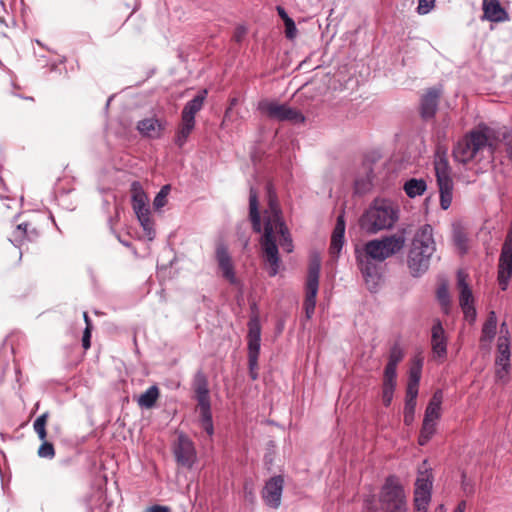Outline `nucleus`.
<instances>
[{"instance_id": "f257e3e1", "label": "nucleus", "mask_w": 512, "mask_h": 512, "mask_svg": "<svg viewBox=\"0 0 512 512\" xmlns=\"http://www.w3.org/2000/svg\"><path fill=\"white\" fill-rule=\"evenodd\" d=\"M268 208L264 211V233L261 240L263 259L268 274L274 277L280 269V258L276 245L275 234L281 236V246L290 253L292 251V239L281 216L276 193L270 183L267 184Z\"/></svg>"}, {"instance_id": "f03ea898", "label": "nucleus", "mask_w": 512, "mask_h": 512, "mask_svg": "<svg viewBox=\"0 0 512 512\" xmlns=\"http://www.w3.org/2000/svg\"><path fill=\"white\" fill-rule=\"evenodd\" d=\"M405 246V237L402 235L385 236L373 239L364 244L362 248L355 249V257L368 288L376 289L380 280L378 263L384 262L395 255Z\"/></svg>"}, {"instance_id": "7ed1b4c3", "label": "nucleus", "mask_w": 512, "mask_h": 512, "mask_svg": "<svg viewBox=\"0 0 512 512\" xmlns=\"http://www.w3.org/2000/svg\"><path fill=\"white\" fill-rule=\"evenodd\" d=\"M399 220V208L392 200L376 198L359 219L362 230L368 234H376L389 230Z\"/></svg>"}, {"instance_id": "20e7f679", "label": "nucleus", "mask_w": 512, "mask_h": 512, "mask_svg": "<svg viewBox=\"0 0 512 512\" xmlns=\"http://www.w3.org/2000/svg\"><path fill=\"white\" fill-rule=\"evenodd\" d=\"M434 252L433 229L426 224L414 235L408 253L407 264L412 276L419 277L428 270L430 258Z\"/></svg>"}, {"instance_id": "39448f33", "label": "nucleus", "mask_w": 512, "mask_h": 512, "mask_svg": "<svg viewBox=\"0 0 512 512\" xmlns=\"http://www.w3.org/2000/svg\"><path fill=\"white\" fill-rule=\"evenodd\" d=\"M486 150L493 153L490 128L483 127L472 130L457 142L453 148V158L458 163L467 164L480 160Z\"/></svg>"}, {"instance_id": "423d86ee", "label": "nucleus", "mask_w": 512, "mask_h": 512, "mask_svg": "<svg viewBox=\"0 0 512 512\" xmlns=\"http://www.w3.org/2000/svg\"><path fill=\"white\" fill-rule=\"evenodd\" d=\"M433 164L440 194V206L443 210H447L452 203L454 184L446 149L441 147L437 149Z\"/></svg>"}, {"instance_id": "0eeeda50", "label": "nucleus", "mask_w": 512, "mask_h": 512, "mask_svg": "<svg viewBox=\"0 0 512 512\" xmlns=\"http://www.w3.org/2000/svg\"><path fill=\"white\" fill-rule=\"evenodd\" d=\"M379 503L384 512H407L405 492L396 476L386 478L379 495Z\"/></svg>"}, {"instance_id": "6e6552de", "label": "nucleus", "mask_w": 512, "mask_h": 512, "mask_svg": "<svg viewBox=\"0 0 512 512\" xmlns=\"http://www.w3.org/2000/svg\"><path fill=\"white\" fill-rule=\"evenodd\" d=\"M193 389L198 401V409L201 416L203 429L208 435L213 433L212 416L210 412L209 391L205 375L198 372L193 380Z\"/></svg>"}, {"instance_id": "1a4fd4ad", "label": "nucleus", "mask_w": 512, "mask_h": 512, "mask_svg": "<svg viewBox=\"0 0 512 512\" xmlns=\"http://www.w3.org/2000/svg\"><path fill=\"white\" fill-rule=\"evenodd\" d=\"M320 269L321 261L319 257H314L310 261L305 284L304 310L307 319H311L315 311L316 297L319 290Z\"/></svg>"}, {"instance_id": "9d476101", "label": "nucleus", "mask_w": 512, "mask_h": 512, "mask_svg": "<svg viewBox=\"0 0 512 512\" xmlns=\"http://www.w3.org/2000/svg\"><path fill=\"white\" fill-rule=\"evenodd\" d=\"M248 364L249 373L253 380L258 378V357L261 343V326L257 315L250 318L248 322Z\"/></svg>"}, {"instance_id": "9b49d317", "label": "nucleus", "mask_w": 512, "mask_h": 512, "mask_svg": "<svg viewBox=\"0 0 512 512\" xmlns=\"http://www.w3.org/2000/svg\"><path fill=\"white\" fill-rule=\"evenodd\" d=\"M512 278V227L509 229L503 243L498 264V282L503 291L508 287Z\"/></svg>"}, {"instance_id": "f8f14e48", "label": "nucleus", "mask_w": 512, "mask_h": 512, "mask_svg": "<svg viewBox=\"0 0 512 512\" xmlns=\"http://www.w3.org/2000/svg\"><path fill=\"white\" fill-rule=\"evenodd\" d=\"M432 476L427 470L419 471L414 490V512H427L431 501Z\"/></svg>"}, {"instance_id": "ddd939ff", "label": "nucleus", "mask_w": 512, "mask_h": 512, "mask_svg": "<svg viewBox=\"0 0 512 512\" xmlns=\"http://www.w3.org/2000/svg\"><path fill=\"white\" fill-rule=\"evenodd\" d=\"M283 486L284 479L280 475L274 476L266 482L262 498L269 507L276 509L280 506Z\"/></svg>"}, {"instance_id": "4468645a", "label": "nucleus", "mask_w": 512, "mask_h": 512, "mask_svg": "<svg viewBox=\"0 0 512 512\" xmlns=\"http://www.w3.org/2000/svg\"><path fill=\"white\" fill-rule=\"evenodd\" d=\"M175 458L179 464L191 467L195 461L196 453L193 442L185 435L180 434L173 448Z\"/></svg>"}, {"instance_id": "2eb2a0df", "label": "nucleus", "mask_w": 512, "mask_h": 512, "mask_svg": "<svg viewBox=\"0 0 512 512\" xmlns=\"http://www.w3.org/2000/svg\"><path fill=\"white\" fill-rule=\"evenodd\" d=\"M431 348L433 355L444 359L447 355V337L440 320H436L431 329Z\"/></svg>"}, {"instance_id": "dca6fc26", "label": "nucleus", "mask_w": 512, "mask_h": 512, "mask_svg": "<svg viewBox=\"0 0 512 512\" xmlns=\"http://www.w3.org/2000/svg\"><path fill=\"white\" fill-rule=\"evenodd\" d=\"M136 128L142 136L158 139L166 128V122L156 117H150L140 120Z\"/></svg>"}, {"instance_id": "f3484780", "label": "nucleus", "mask_w": 512, "mask_h": 512, "mask_svg": "<svg viewBox=\"0 0 512 512\" xmlns=\"http://www.w3.org/2000/svg\"><path fill=\"white\" fill-rule=\"evenodd\" d=\"M441 90L431 88L421 97L420 113L423 119H431L435 116Z\"/></svg>"}, {"instance_id": "a211bd4d", "label": "nucleus", "mask_w": 512, "mask_h": 512, "mask_svg": "<svg viewBox=\"0 0 512 512\" xmlns=\"http://www.w3.org/2000/svg\"><path fill=\"white\" fill-rule=\"evenodd\" d=\"M132 207L136 216L151 214L148 205V197L144 192L142 185L138 181L131 184Z\"/></svg>"}, {"instance_id": "6ab92c4d", "label": "nucleus", "mask_w": 512, "mask_h": 512, "mask_svg": "<svg viewBox=\"0 0 512 512\" xmlns=\"http://www.w3.org/2000/svg\"><path fill=\"white\" fill-rule=\"evenodd\" d=\"M483 18L491 22L508 20V13L501 6L499 0H483Z\"/></svg>"}, {"instance_id": "aec40b11", "label": "nucleus", "mask_w": 512, "mask_h": 512, "mask_svg": "<svg viewBox=\"0 0 512 512\" xmlns=\"http://www.w3.org/2000/svg\"><path fill=\"white\" fill-rule=\"evenodd\" d=\"M287 104H280L277 101L263 100L258 104V109L264 113L268 118L284 121L285 113L288 109Z\"/></svg>"}, {"instance_id": "412c9836", "label": "nucleus", "mask_w": 512, "mask_h": 512, "mask_svg": "<svg viewBox=\"0 0 512 512\" xmlns=\"http://www.w3.org/2000/svg\"><path fill=\"white\" fill-rule=\"evenodd\" d=\"M207 91L196 95L192 100L188 101L181 113V120L195 124V116L202 109Z\"/></svg>"}, {"instance_id": "4be33fe9", "label": "nucleus", "mask_w": 512, "mask_h": 512, "mask_svg": "<svg viewBox=\"0 0 512 512\" xmlns=\"http://www.w3.org/2000/svg\"><path fill=\"white\" fill-rule=\"evenodd\" d=\"M344 234H345V220L344 215L340 214L337 217L336 225L331 235L330 253L332 255H338L344 245Z\"/></svg>"}, {"instance_id": "5701e85b", "label": "nucleus", "mask_w": 512, "mask_h": 512, "mask_svg": "<svg viewBox=\"0 0 512 512\" xmlns=\"http://www.w3.org/2000/svg\"><path fill=\"white\" fill-rule=\"evenodd\" d=\"M443 401L442 390H436L432 395L424 414L425 421L436 422L441 417V405Z\"/></svg>"}, {"instance_id": "b1692460", "label": "nucleus", "mask_w": 512, "mask_h": 512, "mask_svg": "<svg viewBox=\"0 0 512 512\" xmlns=\"http://www.w3.org/2000/svg\"><path fill=\"white\" fill-rule=\"evenodd\" d=\"M457 285L460 290L459 303L460 306L474 304L472 291L467 283V274L463 271L457 273Z\"/></svg>"}, {"instance_id": "393cba45", "label": "nucleus", "mask_w": 512, "mask_h": 512, "mask_svg": "<svg viewBox=\"0 0 512 512\" xmlns=\"http://www.w3.org/2000/svg\"><path fill=\"white\" fill-rule=\"evenodd\" d=\"M249 216L252 223L253 230L260 233L262 230L260 213L258 210V196L254 188L250 189L249 195Z\"/></svg>"}, {"instance_id": "a878e982", "label": "nucleus", "mask_w": 512, "mask_h": 512, "mask_svg": "<svg viewBox=\"0 0 512 512\" xmlns=\"http://www.w3.org/2000/svg\"><path fill=\"white\" fill-rule=\"evenodd\" d=\"M160 397V390L158 386H150L144 393L137 399V404L140 408L151 409L156 405Z\"/></svg>"}, {"instance_id": "bb28decb", "label": "nucleus", "mask_w": 512, "mask_h": 512, "mask_svg": "<svg viewBox=\"0 0 512 512\" xmlns=\"http://www.w3.org/2000/svg\"><path fill=\"white\" fill-rule=\"evenodd\" d=\"M403 189L410 198L421 196L427 189V183L424 179L411 178L404 183Z\"/></svg>"}, {"instance_id": "cd10ccee", "label": "nucleus", "mask_w": 512, "mask_h": 512, "mask_svg": "<svg viewBox=\"0 0 512 512\" xmlns=\"http://www.w3.org/2000/svg\"><path fill=\"white\" fill-rule=\"evenodd\" d=\"M497 349L499 355L497 356L496 364L506 369L510 361V345L509 339L506 336H500L498 338Z\"/></svg>"}, {"instance_id": "c85d7f7f", "label": "nucleus", "mask_w": 512, "mask_h": 512, "mask_svg": "<svg viewBox=\"0 0 512 512\" xmlns=\"http://www.w3.org/2000/svg\"><path fill=\"white\" fill-rule=\"evenodd\" d=\"M497 328V317L494 311H491L483 324L481 342H490L495 334Z\"/></svg>"}, {"instance_id": "c756f323", "label": "nucleus", "mask_w": 512, "mask_h": 512, "mask_svg": "<svg viewBox=\"0 0 512 512\" xmlns=\"http://www.w3.org/2000/svg\"><path fill=\"white\" fill-rule=\"evenodd\" d=\"M195 124L183 122L181 120V123L176 131L174 143L179 147L182 148L184 144L187 142L188 137L194 130Z\"/></svg>"}, {"instance_id": "7c9ffc66", "label": "nucleus", "mask_w": 512, "mask_h": 512, "mask_svg": "<svg viewBox=\"0 0 512 512\" xmlns=\"http://www.w3.org/2000/svg\"><path fill=\"white\" fill-rule=\"evenodd\" d=\"M436 424V422L423 420L420 434L418 437V444L420 446H424L430 441V439L436 432Z\"/></svg>"}, {"instance_id": "2f4dec72", "label": "nucleus", "mask_w": 512, "mask_h": 512, "mask_svg": "<svg viewBox=\"0 0 512 512\" xmlns=\"http://www.w3.org/2000/svg\"><path fill=\"white\" fill-rule=\"evenodd\" d=\"M49 419V412H44L33 423V428L40 440L47 439V422Z\"/></svg>"}, {"instance_id": "473e14b6", "label": "nucleus", "mask_w": 512, "mask_h": 512, "mask_svg": "<svg viewBox=\"0 0 512 512\" xmlns=\"http://www.w3.org/2000/svg\"><path fill=\"white\" fill-rule=\"evenodd\" d=\"M453 242L461 254H464L468 250V239L466 233L461 228H455L453 230Z\"/></svg>"}, {"instance_id": "72a5a7b5", "label": "nucleus", "mask_w": 512, "mask_h": 512, "mask_svg": "<svg viewBox=\"0 0 512 512\" xmlns=\"http://www.w3.org/2000/svg\"><path fill=\"white\" fill-rule=\"evenodd\" d=\"M404 358V352L398 343H395L389 353L388 363L397 366Z\"/></svg>"}, {"instance_id": "f704fd0d", "label": "nucleus", "mask_w": 512, "mask_h": 512, "mask_svg": "<svg viewBox=\"0 0 512 512\" xmlns=\"http://www.w3.org/2000/svg\"><path fill=\"white\" fill-rule=\"evenodd\" d=\"M395 388H396V384L395 383L383 382V386H382V400H383V404L386 407H388L391 404L392 400H393V395H394Z\"/></svg>"}, {"instance_id": "c9c22d12", "label": "nucleus", "mask_w": 512, "mask_h": 512, "mask_svg": "<svg viewBox=\"0 0 512 512\" xmlns=\"http://www.w3.org/2000/svg\"><path fill=\"white\" fill-rule=\"evenodd\" d=\"M170 192V186L164 185L154 198L153 205L155 209H160L167 204V197Z\"/></svg>"}, {"instance_id": "e433bc0d", "label": "nucleus", "mask_w": 512, "mask_h": 512, "mask_svg": "<svg viewBox=\"0 0 512 512\" xmlns=\"http://www.w3.org/2000/svg\"><path fill=\"white\" fill-rule=\"evenodd\" d=\"M284 121H288L293 124L304 123L305 116L299 110L289 106L285 113Z\"/></svg>"}, {"instance_id": "4c0bfd02", "label": "nucleus", "mask_w": 512, "mask_h": 512, "mask_svg": "<svg viewBox=\"0 0 512 512\" xmlns=\"http://www.w3.org/2000/svg\"><path fill=\"white\" fill-rule=\"evenodd\" d=\"M28 223H20L17 225L12 234V241L15 244H21L27 236Z\"/></svg>"}, {"instance_id": "58836bf2", "label": "nucleus", "mask_w": 512, "mask_h": 512, "mask_svg": "<svg viewBox=\"0 0 512 512\" xmlns=\"http://www.w3.org/2000/svg\"><path fill=\"white\" fill-rule=\"evenodd\" d=\"M42 444L38 448V456L41 458L52 459L55 456V449L52 443L48 442L46 439L41 440Z\"/></svg>"}, {"instance_id": "ea45409f", "label": "nucleus", "mask_w": 512, "mask_h": 512, "mask_svg": "<svg viewBox=\"0 0 512 512\" xmlns=\"http://www.w3.org/2000/svg\"><path fill=\"white\" fill-rule=\"evenodd\" d=\"M416 401L405 400L404 406V423L411 425L414 421V414L416 409Z\"/></svg>"}, {"instance_id": "a19ab883", "label": "nucleus", "mask_w": 512, "mask_h": 512, "mask_svg": "<svg viewBox=\"0 0 512 512\" xmlns=\"http://www.w3.org/2000/svg\"><path fill=\"white\" fill-rule=\"evenodd\" d=\"M151 214H144L143 216H138V220L141 224V226L143 227L144 231L146 232L147 236L149 237V239H152L153 235H154V230H153V221L150 217Z\"/></svg>"}, {"instance_id": "79ce46f5", "label": "nucleus", "mask_w": 512, "mask_h": 512, "mask_svg": "<svg viewBox=\"0 0 512 512\" xmlns=\"http://www.w3.org/2000/svg\"><path fill=\"white\" fill-rule=\"evenodd\" d=\"M422 362L418 360L409 370L408 382L419 383L421 379Z\"/></svg>"}, {"instance_id": "37998d69", "label": "nucleus", "mask_w": 512, "mask_h": 512, "mask_svg": "<svg viewBox=\"0 0 512 512\" xmlns=\"http://www.w3.org/2000/svg\"><path fill=\"white\" fill-rule=\"evenodd\" d=\"M397 378V366L386 364L383 382L395 383Z\"/></svg>"}, {"instance_id": "c03bdc74", "label": "nucleus", "mask_w": 512, "mask_h": 512, "mask_svg": "<svg viewBox=\"0 0 512 512\" xmlns=\"http://www.w3.org/2000/svg\"><path fill=\"white\" fill-rule=\"evenodd\" d=\"M435 6V0H418L417 12L420 15L429 13Z\"/></svg>"}, {"instance_id": "a18cd8bd", "label": "nucleus", "mask_w": 512, "mask_h": 512, "mask_svg": "<svg viewBox=\"0 0 512 512\" xmlns=\"http://www.w3.org/2000/svg\"><path fill=\"white\" fill-rule=\"evenodd\" d=\"M419 383L408 382L405 400L416 401Z\"/></svg>"}, {"instance_id": "49530a36", "label": "nucleus", "mask_w": 512, "mask_h": 512, "mask_svg": "<svg viewBox=\"0 0 512 512\" xmlns=\"http://www.w3.org/2000/svg\"><path fill=\"white\" fill-rule=\"evenodd\" d=\"M437 296H438L439 302L441 303L442 306L446 307L449 305V303H450L449 293L445 286L440 287L438 289Z\"/></svg>"}, {"instance_id": "de8ad7c7", "label": "nucleus", "mask_w": 512, "mask_h": 512, "mask_svg": "<svg viewBox=\"0 0 512 512\" xmlns=\"http://www.w3.org/2000/svg\"><path fill=\"white\" fill-rule=\"evenodd\" d=\"M461 309L464 313V316L467 320L470 322H473L476 318V309L474 307V304L461 306Z\"/></svg>"}, {"instance_id": "09e8293b", "label": "nucleus", "mask_w": 512, "mask_h": 512, "mask_svg": "<svg viewBox=\"0 0 512 512\" xmlns=\"http://www.w3.org/2000/svg\"><path fill=\"white\" fill-rule=\"evenodd\" d=\"M216 258L220 270L224 273V246L221 243H218L216 247Z\"/></svg>"}, {"instance_id": "8fccbe9b", "label": "nucleus", "mask_w": 512, "mask_h": 512, "mask_svg": "<svg viewBox=\"0 0 512 512\" xmlns=\"http://www.w3.org/2000/svg\"><path fill=\"white\" fill-rule=\"evenodd\" d=\"M225 273H226V280L227 281H229L232 284H236L237 283L235 274H234L233 269H232V265L229 263L227 257H226V270H225Z\"/></svg>"}, {"instance_id": "3c124183", "label": "nucleus", "mask_w": 512, "mask_h": 512, "mask_svg": "<svg viewBox=\"0 0 512 512\" xmlns=\"http://www.w3.org/2000/svg\"><path fill=\"white\" fill-rule=\"evenodd\" d=\"M285 35L288 39L292 40L297 35V28L295 25V22L288 23V25L285 26Z\"/></svg>"}, {"instance_id": "603ef678", "label": "nucleus", "mask_w": 512, "mask_h": 512, "mask_svg": "<svg viewBox=\"0 0 512 512\" xmlns=\"http://www.w3.org/2000/svg\"><path fill=\"white\" fill-rule=\"evenodd\" d=\"M91 332H92V330H89V328H85V330L83 332L82 346L85 350L89 349L91 346V342H90Z\"/></svg>"}, {"instance_id": "864d4df0", "label": "nucleus", "mask_w": 512, "mask_h": 512, "mask_svg": "<svg viewBox=\"0 0 512 512\" xmlns=\"http://www.w3.org/2000/svg\"><path fill=\"white\" fill-rule=\"evenodd\" d=\"M246 33H247V30H246V28H245V27H243V26H238V27L235 29V31H234V40H235L236 42H238V43H239V42H241V41H242V39H243V37H244V35H245Z\"/></svg>"}, {"instance_id": "5fc2aeb1", "label": "nucleus", "mask_w": 512, "mask_h": 512, "mask_svg": "<svg viewBox=\"0 0 512 512\" xmlns=\"http://www.w3.org/2000/svg\"><path fill=\"white\" fill-rule=\"evenodd\" d=\"M145 512H170V508L162 505H153L147 508Z\"/></svg>"}, {"instance_id": "6e6d98bb", "label": "nucleus", "mask_w": 512, "mask_h": 512, "mask_svg": "<svg viewBox=\"0 0 512 512\" xmlns=\"http://www.w3.org/2000/svg\"><path fill=\"white\" fill-rule=\"evenodd\" d=\"M462 478H463L462 486H463L464 491H465L466 493H472V492H473V487H472L471 485H469V484L466 482V480H465V478H466L465 474H463V475H462Z\"/></svg>"}, {"instance_id": "4d7b16f0", "label": "nucleus", "mask_w": 512, "mask_h": 512, "mask_svg": "<svg viewBox=\"0 0 512 512\" xmlns=\"http://www.w3.org/2000/svg\"><path fill=\"white\" fill-rule=\"evenodd\" d=\"M83 318H84V321H85V324H86L85 328H89V330H92V322H91V319L89 318L87 312L83 313Z\"/></svg>"}, {"instance_id": "13d9d810", "label": "nucleus", "mask_w": 512, "mask_h": 512, "mask_svg": "<svg viewBox=\"0 0 512 512\" xmlns=\"http://www.w3.org/2000/svg\"><path fill=\"white\" fill-rule=\"evenodd\" d=\"M277 12L282 20L288 17V14L286 13L285 9L281 6H277Z\"/></svg>"}, {"instance_id": "bf43d9fd", "label": "nucleus", "mask_w": 512, "mask_h": 512, "mask_svg": "<svg viewBox=\"0 0 512 512\" xmlns=\"http://www.w3.org/2000/svg\"><path fill=\"white\" fill-rule=\"evenodd\" d=\"M466 509V503L465 501H461L457 507L454 509L453 512H465Z\"/></svg>"}, {"instance_id": "052dcab7", "label": "nucleus", "mask_w": 512, "mask_h": 512, "mask_svg": "<svg viewBox=\"0 0 512 512\" xmlns=\"http://www.w3.org/2000/svg\"><path fill=\"white\" fill-rule=\"evenodd\" d=\"M434 512H446L445 511V508L443 505H439L435 510Z\"/></svg>"}, {"instance_id": "680f3d73", "label": "nucleus", "mask_w": 512, "mask_h": 512, "mask_svg": "<svg viewBox=\"0 0 512 512\" xmlns=\"http://www.w3.org/2000/svg\"><path fill=\"white\" fill-rule=\"evenodd\" d=\"M14 250L18 256V260H20L22 257V252L20 251V249L18 247H15Z\"/></svg>"}, {"instance_id": "e2e57ef3", "label": "nucleus", "mask_w": 512, "mask_h": 512, "mask_svg": "<svg viewBox=\"0 0 512 512\" xmlns=\"http://www.w3.org/2000/svg\"><path fill=\"white\" fill-rule=\"evenodd\" d=\"M293 21L294 20L292 18H290L289 16L283 20L285 26L288 25V23H291Z\"/></svg>"}]
</instances>
